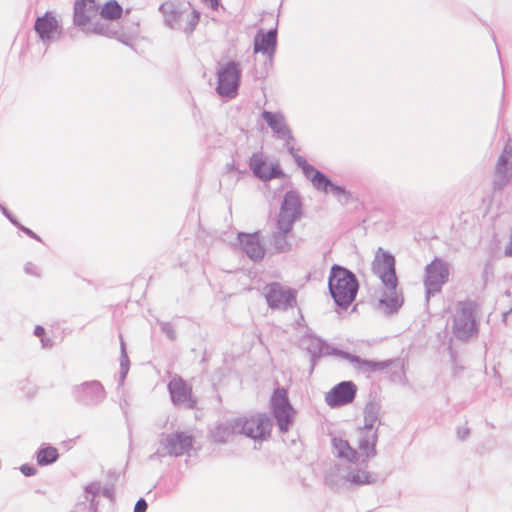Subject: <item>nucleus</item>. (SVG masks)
<instances>
[{
  "label": "nucleus",
  "mask_w": 512,
  "mask_h": 512,
  "mask_svg": "<svg viewBox=\"0 0 512 512\" xmlns=\"http://www.w3.org/2000/svg\"><path fill=\"white\" fill-rule=\"evenodd\" d=\"M360 284L356 274L345 266L333 264L328 276V290L334 304L347 310L356 300Z\"/></svg>",
  "instance_id": "f257e3e1"
},
{
  "label": "nucleus",
  "mask_w": 512,
  "mask_h": 512,
  "mask_svg": "<svg viewBox=\"0 0 512 512\" xmlns=\"http://www.w3.org/2000/svg\"><path fill=\"white\" fill-rule=\"evenodd\" d=\"M286 149L293 157L296 165L302 170L303 175L310 180L316 190L325 194L331 193L342 205H346L352 200V194L345 186L333 182L328 175L315 168L297 153L298 150L294 146L286 143Z\"/></svg>",
  "instance_id": "f03ea898"
},
{
  "label": "nucleus",
  "mask_w": 512,
  "mask_h": 512,
  "mask_svg": "<svg viewBox=\"0 0 512 512\" xmlns=\"http://www.w3.org/2000/svg\"><path fill=\"white\" fill-rule=\"evenodd\" d=\"M477 309V303L472 300L457 303L451 326L452 334L457 340L468 343L478 337L480 320L477 317Z\"/></svg>",
  "instance_id": "7ed1b4c3"
},
{
  "label": "nucleus",
  "mask_w": 512,
  "mask_h": 512,
  "mask_svg": "<svg viewBox=\"0 0 512 512\" xmlns=\"http://www.w3.org/2000/svg\"><path fill=\"white\" fill-rule=\"evenodd\" d=\"M241 76L240 63L234 60L227 61L217 71V94L222 98H235L241 85Z\"/></svg>",
  "instance_id": "20e7f679"
},
{
  "label": "nucleus",
  "mask_w": 512,
  "mask_h": 512,
  "mask_svg": "<svg viewBox=\"0 0 512 512\" xmlns=\"http://www.w3.org/2000/svg\"><path fill=\"white\" fill-rule=\"evenodd\" d=\"M449 274V264L439 257H435L426 265L423 283L427 302L432 296L441 292L443 285L449 279Z\"/></svg>",
  "instance_id": "39448f33"
},
{
  "label": "nucleus",
  "mask_w": 512,
  "mask_h": 512,
  "mask_svg": "<svg viewBox=\"0 0 512 512\" xmlns=\"http://www.w3.org/2000/svg\"><path fill=\"white\" fill-rule=\"evenodd\" d=\"M372 272L379 277L385 288L398 287L395 257L381 247L378 248L372 262Z\"/></svg>",
  "instance_id": "423d86ee"
},
{
  "label": "nucleus",
  "mask_w": 512,
  "mask_h": 512,
  "mask_svg": "<svg viewBox=\"0 0 512 512\" xmlns=\"http://www.w3.org/2000/svg\"><path fill=\"white\" fill-rule=\"evenodd\" d=\"M238 434L257 440H265L270 437L272 422L265 413H258L249 418H236Z\"/></svg>",
  "instance_id": "0eeeda50"
},
{
  "label": "nucleus",
  "mask_w": 512,
  "mask_h": 512,
  "mask_svg": "<svg viewBox=\"0 0 512 512\" xmlns=\"http://www.w3.org/2000/svg\"><path fill=\"white\" fill-rule=\"evenodd\" d=\"M265 299L269 308L286 311L296 305L297 290L272 282L265 287Z\"/></svg>",
  "instance_id": "6e6552de"
},
{
  "label": "nucleus",
  "mask_w": 512,
  "mask_h": 512,
  "mask_svg": "<svg viewBox=\"0 0 512 512\" xmlns=\"http://www.w3.org/2000/svg\"><path fill=\"white\" fill-rule=\"evenodd\" d=\"M72 395L82 406L97 407L106 399L107 393L100 381L91 380L73 386Z\"/></svg>",
  "instance_id": "1a4fd4ad"
},
{
  "label": "nucleus",
  "mask_w": 512,
  "mask_h": 512,
  "mask_svg": "<svg viewBox=\"0 0 512 512\" xmlns=\"http://www.w3.org/2000/svg\"><path fill=\"white\" fill-rule=\"evenodd\" d=\"M236 240L241 251L254 263H260L266 256V245L261 231L238 232Z\"/></svg>",
  "instance_id": "9d476101"
},
{
  "label": "nucleus",
  "mask_w": 512,
  "mask_h": 512,
  "mask_svg": "<svg viewBox=\"0 0 512 512\" xmlns=\"http://www.w3.org/2000/svg\"><path fill=\"white\" fill-rule=\"evenodd\" d=\"M160 437V445L166 451L167 455L173 457L189 454L195 442L194 436L184 431H177L170 434L162 433Z\"/></svg>",
  "instance_id": "9b49d317"
},
{
  "label": "nucleus",
  "mask_w": 512,
  "mask_h": 512,
  "mask_svg": "<svg viewBox=\"0 0 512 512\" xmlns=\"http://www.w3.org/2000/svg\"><path fill=\"white\" fill-rule=\"evenodd\" d=\"M34 31L45 45H49L62 35V27L52 11H46L35 20Z\"/></svg>",
  "instance_id": "f8f14e48"
},
{
  "label": "nucleus",
  "mask_w": 512,
  "mask_h": 512,
  "mask_svg": "<svg viewBox=\"0 0 512 512\" xmlns=\"http://www.w3.org/2000/svg\"><path fill=\"white\" fill-rule=\"evenodd\" d=\"M302 201L298 191L289 190L284 196L280 205L277 222L294 226L295 222L302 216Z\"/></svg>",
  "instance_id": "ddd939ff"
},
{
  "label": "nucleus",
  "mask_w": 512,
  "mask_h": 512,
  "mask_svg": "<svg viewBox=\"0 0 512 512\" xmlns=\"http://www.w3.org/2000/svg\"><path fill=\"white\" fill-rule=\"evenodd\" d=\"M357 385L351 381H341L334 385L325 395V401L331 408H338L354 401Z\"/></svg>",
  "instance_id": "4468645a"
},
{
  "label": "nucleus",
  "mask_w": 512,
  "mask_h": 512,
  "mask_svg": "<svg viewBox=\"0 0 512 512\" xmlns=\"http://www.w3.org/2000/svg\"><path fill=\"white\" fill-rule=\"evenodd\" d=\"M276 25H278V21ZM277 41V26L268 31L259 29L254 36L253 51L254 53H262L267 57L265 66H272L273 57L277 49Z\"/></svg>",
  "instance_id": "2eb2a0df"
},
{
  "label": "nucleus",
  "mask_w": 512,
  "mask_h": 512,
  "mask_svg": "<svg viewBox=\"0 0 512 512\" xmlns=\"http://www.w3.org/2000/svg\"><path fill=\"white\" fill-rule=\"evenodd\" d=\"M167 388L175 406L183 405L189 409L195 408L197 402L192 395V389L181 377L171 379Z\"/></svg>",
  "instance_id": "dca6fc26"
},
{
  "label": "nucleus",
  "mask_w": 512,
  "mask_h": 512,
  "mask_svg": "<svg viewBox=\"0 0 512 512\" xmlns=\"http://www.w3.org/2000/svg\"><path fill=\"white\" fill-rule=\"evenodd\" d=\"M300 347L310 355V372L314 370L321 357L328 356L329 343L313 333H306L301 337Z\"/></svg>",
  "instance_id": "f3484780"
},
{
  "label": "nucleus",
  "mask_w": 512,
  "mask_h": 512,
  "mask_svg": "<svg viewBox=\"0 0 512 512\" xmlns=\"http://www.w3.org/2000/svg\"><path fill=\"white\" fill-rule=\"evenodd\" d=\"M190 7V2L168 1L159 6V11L163 14L167 26L172 29H181V19Z\"/></svg>",
  "instance_id": "a211bd4d"
},
{
  "label": "nucleus",
  "mask_w": 512,
  "mask_h": 512,
  "mask_svg": "<svg viewBox=\"0 0 512 512\" xmlns=\"http://www.w3.org/2000/svg\"><path fill=\"white\" fill-rule=\"evenodd\" d=\"M397 288H386L378 299L377 309L387 317L396 315L404 304L403 292Z\"/></svg>",
  "instance_id": "6ab92c4d"
},
{
  "label": "nucleus",
  "mask_w": 512,
  "mask_h": 512,
  "mask_svg": "<svg viewBox=\"0 0 512 512\" xmlns=\"http://www.w3.org/2000/svg\"><path fill=\"white\" fill-rule=\"evenodd\" d=\"M99 5L96 0H76L73 11V24L83 30L94 15L98 13Z\"/></svg>",
  "instance_id": "aec40b11"
},
{
  "label": "nucleus",
  "mask_w": 512,
  "mask_h": 512,
  "mask_svg": "<svg viewBox=\"0 0 512 512\" xmlns=\"http://www.w3.org/2000/svg\"><path fill=\"white\" fill-rule=\"evenodd\" d=\"M361 437L358 441V449L360 451L359 464L361 466H367L368 459L373 458L377 455L376 445L378 442V429L374 431L360 430Z\"/></svg>",
  "instance_id": "412c9836"
},
{
  "label": "nucleus",
  "mask_w": 512,
  "mask_h": 512,
  "mask_svg": "<svg viewBox=\"0 0 512 512\" xmlns=\"http://www.w3.org/2000/svg\"><path fill=\"white\" fill-rule=\"evenodd\" d=\"M293 226L277 222V230L272 232L269 243L274 248L275 253H288L292 249V244L288 241V235L292 232Z\"/></svg>",
  "instance_id": "4be33fe9"
},
{
  "label": "nucleus",
  "mask_w": 512,
  "mask_h": 512,
  "mask_svg": "<svg viewBox=\"0 0 512 512\" xmlns=\"http://www.w3.org/2000/svg\"><path fill=\"white\" fill-rule=\"evenodd\" d=\"M381 409L382 405L380 399H377L376 395L372 396V394H370V400L366 403L363 409L364 425L360 430L374 431L375 429H378V427H375V424L376 422H378L379 425L382 424L379 419Z\"/></svg>",
  "instance_id": "5701e85b"
},
{
  "label": "nucleus",
  "mask_w": 512,
  "mask_h": 512,
  "mask_svg": "<svg viewBox=\"0 0 512 512\" xmlns=\"http://www.w3.org/2000/svg\"><path fill=\"white\" fill-rule=\"evenodd\" d=\"M512 180V162L497 161L494 173L492 189L493 192H502Z\"/></svg>",
  "instance_id": "b1692460"
},
{
  "label": "nucleus",
  "mask_w": 512,
  "mask_h": 512,
  "mask_svg": "<svg viewBox=\"0 0 512 512\" xmlns=\"http://www.w3.org/2000/svg\"><path fill=\"white\" fill-rule=\"evenodd\" d=\"M272 414L277 422L280 433H286L289 431L290 426L294 422V415L296 413L292 404L289 402L285 406H279L271 409Z\"/></svg>",
  "instance_id": "393cba45"
},
{
  "label": "nucleus",
  "mask_w": 512,
  "mask_h": 512,
  "mask_svg": "<svg viewBox=\"0 0 512 512\" xmlns=\"http://www.w3.org/2000/svg\"><path fill=\"white\" fill-rule=\"evenodd\" d=\"M399 360L398 359H388V360H372V359H365L361 358L360 356H356V360L354 362V365L356 369L362 372L367 373H374L378 371H383L392 365H398Z\"/></svg>",
  "instance_id": "a878e982"
},
{
  "label": "nucleus",
  "mask_w": 512,
  "mask_h": 512,
  "mask_svg": "<svg viewBox=\"0 0 512 512\" xmlns=\"http://www.w3.org/2000/svg\"><path fill=\"white\" fill-rule=\"evenodd\" d=\"M261 117L278 138H280L285 131L290 128L286 122L285 116L281 112L263 110Z\"/></svg>",
  "instance_id": "bb28decb"
},
{
  "label": "nucleus",
  "mask_w": 512,
  "mask_h": 512,
  "mask_svg": "<svg viewBox=\"0 0 512 512\" xmlns=\"http://www.w3.org/2000/svg\"><path fill=\"white\" fill-rule=\"evenodd\" d=\"M238 434L236 418L217 424L211 431L210 436L215 443L224 444L229 437Z\"/></svg>",
  "instance_id": "cd10ccee"
},
{
  "label": "nucleus",
  "mask_w": 512,
  "mask_h": 512,
  "mask_svg": "<svg viewBox=\"0 0 512 512\" xmlns=\"http://www.w3.org/2000/svg\"><path fill=\"white\" fill-rule=\"evenodd\" d=\"M378 475L359 468H351L343 479L352 486L370 485L377 481Z\"/></svg>",
  "instance_id": "c85d7f7f"
},
{
  "label": "nucleus",
  "mask_w": 512,
  "mask_h": 512,
  "mask_svg": "<svg viewBox=\"0 0 512 512\" xmlns=\"http://www.w3.org/2000/svg\"><path fill=\"white\" fill-rule=\"evenodd\" d=\"M333 448L336 450V456L341 459L347 460L349 463H359L360 454L359 452L351 447L349 442L342 438L332 439Z\"/></svg>",
  "instance_id": "c756f323"
},
{
  "label": "nucleus",
  "mask_w": 512,
  "mask_h": 512,
  "mask_svg": "<svg viewBox=\"0 0 512 512\" xmlns=\"http://www.w3.org/2000/svg\"><path fill=\"white\" fill-rule=\"evenodd\" d=\"M59 456L58 449L48 443L41 444L35 454L37 465L40 467L52 465Z\"/></svg>",
  "instance_id": "7c9ffc66"
},
{
  "label": "nucleus",
  "mask_w": 512,
  "mask_h": 512,
  "mask_svg": "<svg viewBox=\"0 0 512 512\" xmlns=\"http://www.w3.org/2000/svg\"><path fill=\"white\" fill-rule=\"evenodd\" d=\"M102 19L115 21L122 17L123 7L117 0L106 1L98 10Z\"/></svg>",
  "instance_id": "2f4dec72"
},
{
  "label": "nucleus",
  "mask_w": 512,
  "mask_h": 512,
  "mask_svg": "<svg viewBox=\"0 0 512 512\" xmlns=\"http://www.w3.org/2000/svg\"><path fill=\"white\" fill-rule=\"evenodd\" d=\"M249 167L254 177L262 181L266 169H268L263 154L260 152H254L249 159Z\"/></svg>",
  "instance_id": "473e14b6"
},
{
  "label": "nucleus",
  "mask_w": 512,
  "mask_h": 512,
  "mask_svg": "<svg viewBox=\"0 0 512 512\" xmlns=\"http://www.w3.org/2000/svg\"><path fill=\"white\" fill-rule=\"evenodd\" d=\"M288 392L284 387L278 386L274 389L271 398H270V408L274 409L279 406H285V404L289 403Z\"/></svg>",
  "instance_id": "72a5a7b5"
},
{
  "label": "nucleus",
  "mask_w": 512,
  "mask_h": 512,
  "mask_svg": "<svg viewBox=\"0 0 512 512\" xmlns=\"http://www.w3.org/2000/svg\"><path fill=\"white\" fill-rule=\"evenodd\" d=\"M86 34H98L103 36H113L116 34L115 31H113L108 24L96 22L93 27H85L83 30Z\"/></svg>",
  "instance_id": "f704fd0d"
},
{
  "label": "nucleus",
  "mask_w": 512,
  "mask_h": 512,
  "mask_svg": "<svg viewBox=\"0 0 512 512\" xmlns=\"http://www.w3.org/2000/svg\"><path fill=\"white\" fill-rule=\"evenodd\" d=\"M286 177L285 172L281 168L278 162L272 163L268 169H266L265 175L262 182H268L272 179H283Z\"/></svg>",
  "instance_id": "c9c22d12"
},
{
  "label": "nucleus",
  "mask_w": 512,
  "mask_h": 512,
  "mask_svg": "<svg viewBox=\"0 0 512 512\" xmlns=\"http://www.w3.org/2000/svg\"><path fill=\"white\" fill-rule=\"evenodd\" d=\"M199 20H200V12L195 9L192 10L188 15L187 23L183 27V31L188 35L192 34L194 32V30L196 29V27L199 23Z\"/></svg>",
  "instance_id": "e433bc0d"
},
{
  "label": "nucleus",
  "mask_w": 512,
  "mask_h": 512,
  "mask_svg": "<svg viewBox=\"0 0 512 512\" xmlns=\"http://www.w3.org/2000/svg\"><path fill=\"white\" fill-rule=\"evenodd\" d=\"M328 355L342 358L344 360H347L348 362H350L353 365H354V362H355L356 356H357L355 354H352V353L345 351L343 349H340L338 347L331 346L330 344H329V349H328Z\"/></svg>",
  "instance_id": "4c0bfd02"
},
{
  "label": "nucleus",
  "mask_w": 512,
  "mask_h": 512,
  "mask_svg": "<svg viewBox=\"0 0 512 512\" xmlns=\"http://www.w3.org/2000/svg\"><path fill=\"white\" fill-rule=\"evenodd\" d=\"M447 351H448L450 361L452 364L453 375L458 376L464 370V367L462 365L458 364L457 351L453 348V346L451 344L448 346Z\"/></svg>",
  "instance_id": "58836bf2"
},
{
  "label": "nucleus",
  "mask_w": 512,
  "mask_h": 512,
  "mask_svg": "<svg viewBox=\"0 0 512 512\" xmlns=\"http://www.w3.org/2000/svg\"><path fill=\"white\" fill-rule=\"evenodd\" d=\"M100 493L101 485L97 481L91 482L84 487L85 500H88L90 497L97 498Z\"/></svg>",
  "instance_id": "ea45409f"
},
{
  "label": "nucleus",
  "mask_w": 512,
  "mask_h": 512,
  "mask_svg": "<svg viewBox=\"0 0 512 512\" xmlns=\"http://www.w3.org/2000/svg\"><path fill=\"white\" fill-rule=\"evenodd\" d=\"M119 337H120V348H121L120 368H121V370L129 371L130 360L127 355L126 344H125L124 339L121 334L119 335Z\"/></svg>",
  "instance_id": "a19ab883"
},
{
  "label": "nucleus",
  "mask_w": 512,
  "mask_h": 512,
  "mask_svg": "<svg viewBox=\"0 0 512 512\" xmlns=\"http://www.w3.org/2000/svg\"><path fill=\"white\" fill-rule=\"evenodd\" d=\"M497 161L512 162V139L505 143Z\"/></svg>",
  "instance_id": "79ce46f5"
},
{
  "label": "nucleus",
  "mask_w": 512,
  "mask_h": 512,
  "mask_svg": "<svg viewBox=\"0 0 512 512\" xmlns=\"http://www.w3.org/2000/svg\"><path fill=\"white\" fill-rule=\"evenodd\" d=\"M157 322L160 325L161 332L164 333L169 340L175 341L177 338V334L173 326L169 322H163L159 320Z\"/></svg>",
  "instance_id": "37998d69"
},
{
  "label": "nucleus",
  "mask_w": 512,
  "mask_h": 512,
  "mask_svg": "<svg viewBox=\"0 0 512 512\" xmlns=\"http://www.w3.org/2000/svg\"><path fill=\"white\" fill-rule=\"evenodd\" d=\"M86 501L89 502L88 512H98L99 500L97 498H93V497H90V498H88V500H85L83 502L77 503L76 508L78 510H82V507L86 506Z\"/></svg>",
  "instance_id": "c03bdc74"
},
{
  "label": "nucleus",
  "mask_w": 512,
  "mask_h": 512,
  "mask_svg": "<svg viewBox=\"0 0 512 512\" xmlns=\"http://www.w3.org/2000/svg\"><path fill=\"white\" fill-rule=\"evenodd\" d=\"M0 211L4 215L5 218L13 225H20L19 220L13 215V213L3 204H0Z\"/></svg>",
  "instance_id": "a18cd8bd"
},
{
  "label": "nucleus",
  "mask_w": 512,
  "mask_h": 512,
  "mask_svg": "<svg viewBox=\"0 0 512 512\" xmlns=\"http://www.w3.org/2000/svg\"><path fill=\"white\" fill-rule=\"evenodd\" d=\"M19 469L21 473L26 477L34 476L37 473V468L34 465L28 463L22 464Z\"/></svg>",
  "instance_id": "49530a36"
},
{
  "label": "nucleus",
  "mask_w": 512,
  "mask_h": 512,
  "mask_svg": "<svg viewBox=\"0 0 512 512\" xmlns=\"http://www.w3.org/2000/svg\"><path fill=\"white\" fill-rule=\"evenodd\" d=\"M15 227L18 228L23 233H25L28 237L35 239L38 242H42L41 237L39 235H37L34 231H32L30 228L22 225L21 223H20V225H17Z\"/></svg>",
  "instance_id": "de8ad7c7"
},
{
  "label": "nucleus",
  "mask_w": 512,
  "mask_h": 512,
  "mask_svg": "<svg viewBox=\"0 0 512 512\" xmlns=\"http://www.w3.org/2000/svg\"><path fill=\"white\" fill-rule=\"evenodd\" d=\"M101 493L105 498L109 499L111 502L115 501L114 485H109L101 488Z\"/></svg>",
  "instance_id": "09e8293b"
},
{
  "label": "nucleus",
  "mask_w": 512,
  "mask_h": 512,
  "mask_svg": "<svg viewBox=\"0 0 512 512\" xmlns=\"http://www.w3.org/2000/svg\"><path fill=\"white\" fill-rule=\"evenodd\" d=\"M325 484L332 490H338V488H339L338 480L336 479V476H334V475L325 476Z\"/></svg>",
  "instance_id": "8fccbe9b"
},
{
  "label": "nucleus",
  "mask_w": 512,
  "mask_h": 512,
  "mask_svg": "<svg viewBox=\"0 0 512 512\" xmlns=\"http://www.w3.org/2000/svg\"><path fill=\"white\" fill-rule=\"evenodd\" d=\"M148 508V503L144 498H139L135 503L133 512H146Z\"/></svg>",
  "instance_id": "3c124183"
},
{
  "label": "nucleus",
  "mask_w": 512,
  "mask_h": 512,
  "mask_svg": "<svg viewBox=\"0 0 512 512\" xmlns=\"http://www.w3.org/2000/svg\"><path fill=\"white\" fill-rule=\"evenodd\" d=\"M470 435V429L468 427H458L457 428V437L464 441Z\"/></svg>",
  "instance_id": "603ef678"
},
{
  "label": "nucleus",
  "mask_w": 512,
  "mask_h": 512,
  "mask_svg": "<svg viewBox=\"0 0 512 512\" xmlns=\"http://www.w3.org/2000/svg\"><path fill=\"white\" fill-rule=\"evenodd\" d=\"M119 473L116 470H109L107 472V479L110 482V485H115L118 481Z\"/></svg>",
  "instance_id": "864d4df0"
},
{
  "label": "nucleus",
  "mask_w": 512,
  "mask_h": 512,
  "mask_svg": "<svg viewBox=\"0 0 512 512\" xmlns=\"http://www.w3.org/2000/svg\"><path fill=\"white\" fill-rule=\"evenodd\" d=\"M24 270L27 274H30V275H34V276H39V273L37 271V267L31 263V262H28L25 264V267H24Z\"/></svg>",
  "instance_id": "5fc2aeb1"
},
{
  "label": "nucleus",
  "mask_w": 512,
  "mask_h": 512,
  "mask_svg": "<svg viewBox=\"0 0 512 512\" xmlns=\"http://www.w3.org/2000/svg\"><path fill=\"white\" fill-rule=\"evenodd\" d=\"M280 139L286 140V142L289 144L290 142H294L295 138L292 134L291 129L285 131V133L280 137Z\"/></svg>",
  "instance_id": "6e6d98bb"
},
{
  "label": "nucleus",
  "mask_w": 512,
  "mask_h": 512,
  "mask_svg": "<svg viewBox=\"0 0 512 512\" xmlns=\"http://www.w3.org/2000/svg\"><path fill=\"white\" fill-rule=\"evenodd\" d=\"M45 328L41 325H36L35 328H34V335L38 338H44L45 336Z\"/></svg>",
  "instance_id": "4d7b16f0"
},
{
  "label": "nucleus",
  "mask_w": 512,
  "mask_h": 512,
  "mask_svg": "<svg viewBox=\"0 0 512 512\" xmlns=\"http://www.w3.org/2000/svg\"><path fill=\"white\" fill-rule=\"evenodd\" d=\"M202 1L204 3H207L212 10L216 11V10H218V8L220 6L221 0H202Z\"/></svg>",
  "instance_id": "13d9d810"
},
{
  "label": "nucleus",
  "mask_w": 512,
  "mask_h": 512,
  "mask_svg": "<svg viewBox=\"0 0 512 512\" xmlns=\"http://www.w3.org/2000/svg\"><path fill=\"white\" fill-rule=\"evenodd\" d=\"M504 254H505V256L512 258V232L510 235V241H509L508 245L505 247Z\"/></svg>",
  "instance_id": "bf43d9fd"
},
{
  "label": "nucleus",
  "mask_w": 512,
  "mask_h": 512,
  "mask_svg": "<svg viewBox=\"0 0 512 512\" xmlns=\"http://www.w3.org/2000/svg\"><path fill=\"white\" fill-rule=\"evenodd\" d=\"M40 340H41L42 346H43L44 348H48V347H51V346H52V340H51V339L46 338V337L44 336V338H41Z\"/></svg>",
  "instance_id": "052dcab7"
},
{
  "label": "nucleus",
  "mask_w": 512,
  "mask_h": 512,
  "mask_svg": "<svg viewBox=\"0 0 512 512\" xmlns=\"http://www.w3.org/2000/svg\"><path fill=\"white\" fill-rule=\"evenodd\" d=\"M165 455H167V454L165 453ZM162 456H164V454H161L159 451H157V452H155V453H153V454H151L149 456V460H155V459L160 458Z\"/></svg>",
  "instance_id": "680f3d73"
},
{
  "label": "nucleus",
  "mask_w": 512,
  "mask_h": 512,
  "mask_svg": "<svg viewBox=\"0 0 512 512\" xmlns=\"http://www.w3.org/2000/svg\"><path fill=\"white\" fill-rule=\"evenodd\" d=\"M129 371H126V370H121L120 369V384H123L127 374H128Z\"/></svg>",
  "instance_id": "e2e57ef3"
},
{
  "label": "nucleus",
  "mask_w": 512,
  "mask_h": 512,
  "mask_svg": "<svg viewBox=\"0 0 512 512\" xmlns=\"http://www.w3.org/2000/svg\"><path fill=\"white\" fill-rule=\"evenodd\" d=\"M403 374L402 368H400L397 372H393L391 375L392 380H395L396 377L400 378Z\"/></svg>",
  "instance_id": "0e129e2a"
},
{
  "label": "nucleus",
  "mask_w": 512,
  "mask_h": 512,
  "mask_svg": "<svg viewBox=\"0 0 512 512\" xmlns=\"http://www.w3.org/2000/svg\"><path fill=\"white\" fill-rule=\"evenodd\" d=\"M227 170H228V171H234V170H237V169H236V166H235V163H234V162H232V163L227 164Z\"/></svg>",
  "instance_id": "69168bd1"
},
{
  "label": "nucleus",
  "mask_w": 512,
  "mask_h": 512,
  "mask_svg": "<svg viewBox=\"0 0 512 512\" xmlns=\"http://www.w3.org/2000/svg\"><path fill=\"white\" fill-rule=\"evenodd\" d=\"M511 312H512V309H510V310H508V311H506V312H504V313L502 314V321H503V322H505V321H506V319L508 318V315H509Z\"/></svg>",
  "instance_id": "338daca9"
},
{
  "label": "nucleus",
  "mask_w": 512,
  "mask_h": 512,
  "mask_svg": "<svg viewBox=\"0 0 512 512\" xmlns=\"http://www.w3.org/2000/svg\"><path fill=\"white\" fill-rule=\"evenodd\" d=\"M490 269V265L489 264H486L485 265V268H484V271H483V278L485 279L486 276L488 275V270Z\"/></svg>",
  "instance_id": "774afa93"
}]
</instances>
